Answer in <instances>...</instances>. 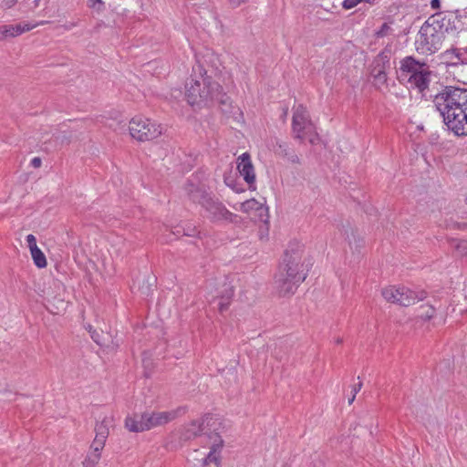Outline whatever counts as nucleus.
Returning a JSON list of instances; mask_svg holds the SVG:
<instances>
[{
	"instance_id": "1",
	"label": "nucleus",
	"mask_w": 467,
	"mask_h": 467,
	"mask_svg": "<svg viewBox=\"0 0 467 467\" xmlns=\"http://www.w3.org/2000/svg\"><path fill=\"white\" fill-rule=\"evenodd\" d=\"M448 130L467 137V88L445 86L432 99Z\"/></svg>"
},
{
	"instance_id": "2",
	"label": "nucleus",
	"mask_w": 467,
	"mask_h": 467,
	"mask_svg": "<svg viewBox=\"0 0 467 467\" xmlns=\"http://www.w3.org/2000/svg\"><path fill=\"white\" fill-rule=\"evenodd\" d=\"M304 249L298 244H290L275 275V287L280 296H292L308 275V265L303 258Z\"/></svg>"
},
{
	"instance_id": "3",
	"label": "nucleus",
	"mask_w": 467,
	"mask_h": 467,
	"mask_svg": "<svg viewBox=\"0 0 467 467\" xmlns=\"http://www.w3.org/2000/svg\"><path fill=\"white\" fill-rule=\"evenodd\" d=\"M185 98L192 107H210L217 103L222 112L227 114L232 109V100L223 91L222 86L210 77L201 76L199 79L191 78L185 85Z\"/></svg>"
},
{
	"instance_id": "4",
	"label": "nucleus",
	"mask_w": 467,
	"mask_h": 467,
	"mask_svg": "<svg viewBox=\"0 0 467 467\" xmlns=\"http://www.w3.org/2000/svg\"><path fill=\"white\" fill-rule=\"evenodd\" d=\"M451 16L442 13L430 16L420 26L416 40V50L420 54L439 51L451 27Z\"/></svg>"
},
{
	"instance_id": "5",
	"label": "nucleus",
	"mask_w": 467,
	"mask_h": 467,
	"mask_svg": "<svg viewBox=\"0 0 467 467\" xmlns=\"http://www.w3.org/2000/svg\"><path fill=\"white\" fill-rule=\"evenodd\" d=\"M184 191L189 200L199 204L205 212V217L213 223H236L238 216L230 212L225 205L208 192L203 185L188 182Z\"/></svg>"
},
{
	"instance_id": "6",
	"label": "nucleus",
	"mask_w": 467,
	"mask_h": 467,
	"mask_svg": "<svg viewBox=\"0 0 467 467\" xmlns=\"http://www.w3.org/2000/svg\"><path fill=\"white\" fill-rule=\"evenodd\" d=\"M396 74L400 84H408L411 88L423 92L429 88L431 71L425 61L407 56L400 61Z\"/></svg>"
},
{
	"instance_id": "7",
	"label": "nucleus",
	"mask_w": 467,
	"mask_h": 467,
	"mask_svg": "<svg viewBox=\"0 0 467 467\" xmlns=\"http://www.w3.org/2000/svg\"><path fill=\"white\" fill-rule=\"evenodd\" d=\"M130 136L138 141H150L161 134V128L150 119L135 116L129 124Z\"/></svg>"
},
{
	"instance_id": "8",
	"label": "nucleus",
	"mask_w": 467,
	"mask_h": 467,
	"mask_svg": "<svg viewBox=\"0 0 467 467\" xmlns=\"http://www.w3.org/2000/svg\"><path fill=\"white\" fill-rule=\"evenodd\" d=\"M47 301V309L54 314L59 315L64 312L68 305L66 287L62 282L53 279L49 287L44 291Z\"/></svg>"
},
{
	"instance_id": "9",
	"label": "nucleus",
	"mask_w": 467,
	"mask_h": 467,
	"mask_svg": "<svg viewBox=\"0 0 467 467\" xmlns=\"http://www.w3.org/2000/svg\"><path fill=\"white\" fill-rule=\"evenodd\" d=\"M218 419L213 417L212 414H205L201 420H192L191 422L185 424L181 429L180 439L182 441H190L196 438L200 433L207 429L211 431H216V424L218 423Z\"/></svg>"
},
{
	"instance_id": "10",
	"label": "nucleus",
	"mask_w": 467,
	"mask_h": 467,
	"mask_svg": "<svg viewBox=\"0 0 467 467\" xmlns=\"http://www.w3.org/2000/svg\"><path fill=\"white\" fill-rule=\"evenodd\" d=\"M312 126L306 109L303 105H298L294 110L292 118V129L296 139L303 140L304 131Z\"/></svg>"
},
{
	"instance_id": "11",
	"label": "nucleus",
	"mask_w": 467,
	"mask_h": 467,
	"mask_svg": "<svg viewBox=\"0 0 467 467\" xmlns=\"http://www.w3.org/2000/svg\"><path fill=\"white\" fill-rule=\"evenodd\" d=\"M374 67L371 69V76L374 78L375 85H387L388 76L387 67H389V56L387 52L382 51L379 54L374 61Z\"/></svg>"
},
{
	"instance_id": "12",
	"label": "nucleus",
	"mask_w": 467,
	"mask_h": 467,
	"mask_svg": "<svg viewBox=\"0 0 467 467\" xmlns=\"http://www.w3.org/2000/svg\"><path fill=\"white\" fill-rule=\"evenodd\" d=\"M185 408H179L177 411L144 412L146 431L168 423L176 418L178 411L185 412Z\"/></svg>"
},
{
	"instance_id": "13",
	"label": "nucleus",
	"mask_w": 467,
	"mask_h": 467,
	"mask_svg": "<svg viewBox=\"0 0 467 467\" xmlns=\"http://www.w3.org/2000/svg\"><path fill=\"white\" fill-rule=\"evenodd\" d=\"M237 170L249 184V189L254 190L255 173L249 153L244 152L238 157Z\"/></svg>"
},
{
	"instance_id": "14",
	"label": "nucleus",
	"mask_w": 467,
	"mask_h": 467,
	"mask_svg": "<svg viewBox=\"0 0 467 467\" xmlns=\"http://www.w3.org/2000/svg\"><path fill=\"white\" fill-rule=\"evenodd\" d=\"M234 295V285L231 282L224 280L223 284L216 289L214 300H218V310L220 313L226 311L232 302Z\"/></svg>"
},
{
	"instance_id": "15",
	"label": "nucleus",
	"mask_w": 467,
	"mask_h": 467,
	"mask_svg": "<svg viewBox=\"0 0 467 467\" xmlns=\"http://www.w3.org/2000/svg\"><path fill=\"white\" fill-rule=\"evenodd\" d=\"M95 432L96 435L90 446V452L100 453L105 446V442L109 433V427L105 419L101 422H98L96 424Z\"/></svg>"
},
{
	"instance_id": "16",
	"label": "nucleus",
	"mask_w": 467,
	"mask_h": 467,
	"mask_svg": "<svg viewBox=\"0 0 467 467\" xmlns=\"http://www.w3.org/2000/svg\"><path fill=\"white\" fill-rule=\"evenodd\" d=\"M426 297V292L420 291L416 293L410 288L401 286L400 287L399 299L396 298V304L401 306H409L415 304L418 301L423 300Z\"/></svg>"
},
{
	"instance_id": "17",
	"label": "nucleus",
	"mask_w": 467,
	"mask_h": 467,
	"mask_svg": "<svg viewBox=\"0 0 467 467\" xmlns=\"http://www.w3.org/2000/svg\"><path fill=\"white\" fill-rule=\"evenodd\" d=\"M275 153L278 156L287 159L288 161L296 164L300 163V159L295 152V150L284 141H276L274 148Z\"/></svg>"
},
{
	"instance_id": "18",
	"label": "nucleus",
	"mask_w": 467,
	"mask_h": 467,
	"mask_svg": "<svg viewBox=\"0 0 467 467\" xmlns=\"http://www.w3.org/2000/svg\"><path fill=\"white\" fill-rule=\"evenodd\" d=\"M208 438L213 441V444L211 446L210 452L206 456V458L203 461V465H207L210 462H217L218 458L215 456V453L220 451L223 445V441L221 438V436L218 435L216 432H211L207 433Z\"/></svg>"
},
{
	"instance_id": "19",
	"label": "nucleus",
	"mask_w": 467,
	"mask_h": 467,
	"mask_svg": "<svg viewBox=\"0 0 467 467\" xmlns=\"http://www.w3.org/2000/svg\"><path fill=\"white\" fill-rule=\"evenodd\" d=\"M144 413L134 414L132 417H127L125 420L126 428L132 432H141L146 431Z\"/></svg>"
},
{
	"instance_id": "20",
	"label": "nucleus",
	"mask_w": 467,
	"mask_h": 467,
	"mask_svg": "<svg viewBox=\"0 0 467 467\" xmlns=\"http://www.w3.org/2000/svg\"><path fill=\"white\" fill-rule=\"evenodd\" d=\"M444 56L451 59V64L455 66L458 64H467V47L461 48H451L444 53Z\"/></svg>"
},
{
	"instance_id": "21",
	"label": "nucleus",
	"mask_w": 467,
	"mask_h": 467,
	"mask_svg": "<svg viewBox=\"0 0 467 467\" xmlns=\"http://www.w3.org/2000/svg\"><path fill=\"white\" fill-rule=\"evenodd\" d=\"M87 329L90 333V337L94 342H96L100 347L106 345L109 337L108 334H105L102 330L98 331L97 329H93L91 325H88Z\"/></svg>"
},
{
	"instance_id": "22",
	"label": "nucleus",
	"mask_w": 467,
	"mask_h": 467,
	"mask_svg": "<svg viewBox=\"0 0 467 467\" xmlns=\"http://www.w3.org/2000/svg\"><path fill=\"white\" fill-rule=\"evenodd\" d=\"M382 296L388 301L396 304V298L400 296V287L389 286L381 291Z\"/></svg>"
},
{
	"instance_id": "23",
	"label": "nucleus",
	"mask_w": 467,
	"mask_h": 467,
	"mask_svg": "<svg viewBox=\"0 0 467 467\" xmlns=\"http://www.w3.org/2000/svg\"><path fill=\"white\" fill-rule=\"evenodd\" d=\"M35 265L38 268H44L47 266V259L44 253L39 248H34L30 251Z\"/></svg>"
},
{
	"instance_id": "24",
	"label": "nucleus",
	"mask_w": 467,
	"mask_h": 467,
	"mask_svg": "<svg viewBox=\"0 0 467 467\" xmlns=\"http://www.w3.org/2000/svg\"><path fill=\"white\" fill-rule=\"evenodd\" d=\"M259 205H260V202L253 198V199L246 200L245 202H243L240 205V210L243 213H251L252 212H256Z\"/></svg>"
},
{
	"instance_id": "25",
	"label": "nucleus",
	"mask_w": 467,
	"mask_h": 467,
	"mask_svg": "<svg viewBox=\"0 0 467 467\" xmlns=\"http://www.w3.org/2000/svg\"><path fill=\"white\" fill-rule=\"evenodd\" d=\"M49 23L48 21H41L39 23L36 24H30L27 22H21L19 24H16V33L19 36L25 32L30 31L31 29L35 28L38 25H44Z\"/></svg>"
},
{
	"instance_id": "26",
	"label": "nucleus",
	"mask_w": 467,
	"mask_h": 467,
	"mask_svg": "<svg viewBox=\"0 0 467 467\" xmlns=\"http://www.w3.org/2000/svg\"><path fill=\"white\" fill-rule=\"evenodd\" d=\"M255 218H257L260 222H263L265 224H268L269 223V213H268V207L265 206L263 203H260L259 207L257 208L256 212H254Z\"/></svg>"
},
{
	"instance_id": "27",
	"label": "nucleus",
	"mask_w": 467,
	"mask_h": 467,
	"mask_svg": "<svg viewBox=\"0 0 467 467\" xmlns=\"http://www.w3.org/2000/svg\"><path fill=\"white\" fill-rule=\"evenodd\" d=\"M435 307L431 305H423L420 306L419 317L423 320H431L435 315Z\"/></svg>"
},
{
	"instance_id": "28",
	"label": "nucleus",
	"mask_w": 467,
	"mask_h": 467,
	"mask_svg": "<svg viewBox=\"0 0 467 467\" xmlns=\"http://www.w3.org/2000/svg\"><path fill=\"white\" fill-rule=\"evenodd\" d=\"M304 138H307L308 141L312 145H316L320 140L319 136L314 131V125L304 131Z\"/></svg>"
},
{
	"instance_id": "29",
	"label": "nucleus",
	"mask_w": 467,
	"mask_h": 467,
	"mask_svg": "<svg viewBox=\"0 0 467 467\" xmlns=\"http://www.w3.org/2000/svg\"><path fill=\"white\" fill-rule=\"evenodd\" d=\"M100 457V453L89 452L85 458V460L82 462V465H89L95 467L99 463Z\"/></svg>"
},
{
	"instance_id": "30",
	"label": "nucleus",
	"mask_w": 467,
	"mask_h": 467,
	"mask_svg": "<svg viewBox=\"0 0 467 467\" xmlns=\"http://www.w3.org/2000/svg\"><path fill=\"white\" fill-rule=\"evenodd\" d=\"M351 233L348 234V230H345L344 234L346 235V238L348 241L349 245L352 244V242L356 244V246H361L363 244V240L361 238H357L356 232L353 229H350Z\"/></svg>"
},
{
	"instance_id": "31",
	"label": "nucleus",
	"mask_w": 467,
	"mask_h": 467,
	"mask_svg": "<svg viewBox=\"0 0 467 467\" xmlns=\"http://www.w3.org/2000/svg\"><path fill=\"white\" fill-rule=\"evenodd\" d=\"M4 33L5 34L6 37H14L17 36L18 35L16 33V25H4Z\"/></svg>"
},
{
	"instance_id": "32",
	"label": "nucleus",
	"mask_w": 467,
	"mask_h": 467,
	"mask_svg": "<svg viewBox=\"0 0 467 467\" xmlns=\"http://www.w3.org/2000/svg\"><path fill=\"white\" fill-rule=\"evenodd\" d=\"M389 25L388 23H383L375 35L377 37H384L389 35Z\"/></svg>"
},
{
	"instance_id": "33",
	"label": "nucleus",
	"mask_w": 467,
	"mask_h": 467,
	"mask_svg": "<svg viewBox=\"0 0 467 467\" xmlns=\"http://www.w3.org/2000/svg\"><path fill=\"white\" fill-rule=\"evenodd\" d=\"M456 250L462 254V255H467V241L462 240L460 241L456 245Z\"/></svg>"
},
{
	"instance_id": "34",
	"label": "nucleus",
	"mask_w": 467,
	"mask_h": 467,
	"mask_svg": "<svg viewBox=\"0 0 467 467\" xmlns=\"http://www.w3.org/2000/svg\"><path fill=\"white\" fill-rule=\"evenodd\" d=\"M26 242L30 251L34 250V248H38L36 244V239L33 234H28L26 236Z\"/></svg>"
},
{
	"instance_id": "35",
	"label": "nucleus",
	"mask_w": 467,
	"mask_h": 467,
	"mask_svg": "<svg viewBox=\"0 0 467 467\" xmlns=\"http://www.w3.org/2000/svg\"><path fill=\"white\" fill-rule=\"evenodd\" d=\"M197 230L195 227L188 226L187 228L182 229V235L186 236H195L197 234Z\"/></svg>"
},
{
	"instance_id": "36",
	"label": "nucleus",
	"mask_w": 467,
	"mask_h": 467,
	"mask_svg": "<svg viewBox=\"0 0 467 467\" xmlns=\"http://www.w3.org/2000/svg\"><path fill=\"white\" fill-rule=\"evenodd\" d=\"M17 3V0H3L0 6L4 9H9Z\"/></svg>"
},
{
	"instance_id": "37",
	"label": "nucleus",
	"mask_w": 467,
	"mask_h": 467,
	"mask_svg": "<svg viewBox=\"0 0 467 467\" xmlns=\"http://www.w3.org/2000/svg\"><path fill=\"white\" fill-rule=\"evenodd\" d=\"M42 164V160L39 157H35L31 160V166L37 169L40 168Z\"/></svg>"
},
{
	"instance_id": "38",
	"label": "nucleus",
	"mask_w": 467,
	"mask_h": 467,
	"mask_svg": "<svg viewBox=\"0 0 467 467\" xmlns=\"http://www.w3.org/2000/svg\"><path fill=\"white\" fill-rule=\"evenodd\" d=\"M77 25H78L77 22H69V23L63 25L62 27L65 30H71L73 27L77 26Z\"/></svg>"
},
{
	"instance_id": "39",
	"label": "nucleus",
	"mask_w": 467,
	"mask_h": 467,
	"mask_svg": "<svg viewBox=\"0 0 467 467\" xmlns=\"http://www.w3.org/2000/svg\"><path fill=\"white\" fill-rule=\"evenodd\" d=\"M150 285H151L149 284V285L147 287H144V286L140 287V290L142 295H144L146 296H148L150 295Z\"/></svg>"
},
{
	"instance_id": "40",
	"label": "nucleus",
	"mask_w": 467,
	"mask_h": 467,
	"mask_svg": "<svg viewBox=\"0 0 467 467\" xmlns=\"http://www.w3.org/2000/svg\"><path fill=\"white\" fill-rule=\"evenodd\" d=\"M431 6L433 9H438L441 6V1L440 0H431Z\"/></svg>"
},
{
	"instance_id": "41",
	"label": "nucleus",
	"mask_w": 467,
	"mask_h": 467,
	"mask_svg": "<svg viewBox=\"0 0 467 467\" xmlns=\"http://www.w3.org/2000/svg\"><path fill=\"white\" fill-rule=\"evenodd\" d=\"M361 387H362V382L359 381L357 385L354 386L353 394L356 395L361 389Z\"/></svg>"
},
{
	"instance_id": "42",
	"label": "nucleus",
	"mask_w": 467,
	"mask_h": 467,
	"mask_svg": "<svg viewBox=\"0 0 467 467\" xmlns=\"http://www.w3.org/2000/svg\"><path fill=\"white\" fill-rule=\"evenodd\" d=\"M6 38V36L5 34L4 33V28H3V26H0V40H3Z\"/></svg>"
},
{
	"instance_id": "43",
	"label": "nucleus",
	"mask_w": 467,
	"mask_h": 467,
	"mask_svg": "<svg viewBox=\"0 0 467 467\" xmlns=\"http://www.w3.org/2000/svg\"><path fill=\"white\" fill-rule=\"evenodd\" d=\"M89 2L91 3V4H90V6H91V7H95L96 3H99V4H100V5H103V3H102V1H101V0H89Z\"/></svg>"
},
{
	"instance_id": "44",
	"label": "nucleus",
	"mask_w": 467,
	"mask_h": 467,
	"mask_svg": "<svg viewBox=\"0 0 467 467\" xmlns=\"http://www.w3.org/2000/svg\"><path fill=\"white\" fill-rule=\"evenodd\" d=\"M182 227H176V231L173 232L174 234H182Z\"/></svg>"
},
{
	"instance_id": "45",
	"label": "nucleus",
	"mask_w": 467,
	"mask_h": 467,
	"mask_svg": "<svg viewBox=\"0 0 467 467\" xmlns=\"http://www.w3.org/2000/svg\"><path fill=\"white\" fill-rule=\"evenodd\" d=\"M355 398H356V395H355V394H353L351 397H349V399H348V404H352V402L354 401Z\"/></svg>"
},
{
	"instance_id": "46",
	"label": "nucleus",
	"mask_w": 467,
	"mask_h": 467,
	"mask_svg": "<svg viewBox=\"0 0 467 467\" xmlns=\"http://www.w3.org/2000/svg\"><path fill=\"white\" fill-rule=\"evenodd\" d=\"M457 225H458V228H461V229H463V228H465L467 226V224L465 223H457Z\"/></svg>"
},
{
	"instance_id": "47",
	"label": "nucleus",
	"mask_w": 467,
	"mask_h": 467,
	"mask_svg": "<svg viewBox=\"0 0 467 467\" xmlns=\"http://www.w3.org/2000/svg\"><path fill=\"white\" fill-rule=\"evenodd\" d=\"M40 0H34V7H37L39 5Z\"/></svg>"
},
{
	"instance_id": "48",
	"label": "nucleus",
	"mask_w": 467,
	"mask_h": 467,
	"mask_svg": "<svg viewBox=\"0 0 467 467\" xmlns=\"http://www.w3.org/2000/svg\"><path fill=\"white\" fill-rule=\"evenodd\" d=\"M342 341H343V340H342V338L337 337V340H336V343H337V344H341V343H342Z\"/></svg>"
},
{
	"instance_id": "49",
	"label": "nucleus",
	"mask_w": 467,
	"mask_h": 467,
	"mask_svg": "<svg viewBox=\"0 0 467 467\" xmlns=\"http://www.w3.org/2000/svg\"><path fill=\"white\" fill-rule=\"evenodd\" d=\"M246 0H238V2L236 3V5H239L240 4L242 3H244Z\"/></svg>"
}]
</instances>
